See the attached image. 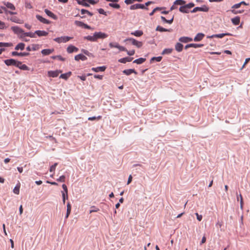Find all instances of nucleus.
<instances>
[{
  "label": "nucleus",
  "instance_id": "2f4dec72",
  "mask_svg": "<svg viewBox=\"0 0 250 250\" xmlns=\"http://www.w3.org/2000/svg\"><path fill=\"white\" fill-rule=\"evenodd\" d=\"M71 210V205H70V203H68L67 204V211H66V214L65 216L66 218H67L68 217L69 214H70Z\"/></svg>",
  "mask_w": 250,
  "mask_h": 250
},
{
  "label": "nucleus",
  "instance_id": "e2e57ef3",
  "mask_svg": "<svg viewBox=\"0 0 250 250\" xmlns=\"http://www.w3.org/2000/svg\"><path fill=\"white\" fill-rule=\"evenodd\" d=\"M186 5H187V7L188 8V9H190L194 6V4L192 2L189 3Z\"/></svg>",
  "mask_w": 250,
  "mask_h": 250
},
{
  "label": "nucleus",
  "instance_id": "3c124183",
  "mask_svg": "<svg viewBox=\"0 0 250 250\" xmlns=\"http://www.w3.org/2000/svg\"><path fill=\"white\" fill-rule=\"evenodd\" d=\"M203 46V44L191 43V47L194 48L202 47Z\"/></svg>",
  "mask_w": 250,
  "mask_h": 250
},
{
  "label": "nucleus",
  "instance_id": "bf43d9fd",
  "mask_svg": "<svg viewBox=\"0 0 250 250\" xmlns=\"http://www.w3.org/2000/svg\"><path fill=\"white\" fill-rule=\"evenodd\" d=\"M98 12L101 14H103V15H106L105 12L102 8L99 9H98Z\"/></svg>",
  "mask_w": 250,
  "mask_h": 250
},
{
  "label": "nucleus",
  "instance_id": "4be33fe9",
  "mask_svg": "<svg viewBox=\"0 0 250 250\" xmlns=\"http://www.w3.org/2000/svg\"><path fill=\"white\" fill-rule=\"evenodd\" d=\"M132 58L125 57L119 59L118 61L120 62L125 63L126 62H131L132 60Z\"/></svg>",
  "mask_w": 250,
  "mask_h": 250
},
{
  "label": "nucleus",
  "instance_id": "5fc2aeb1",
  "mask_svg": "<svg viewBox=\"0 0 250 250\" xmlns=\"http://www.w3.org/2000/svg\"><path fill=\"white\" fill-rule=\"evenodd\" d=\"M240 198V208L241 209H243V197H242V196L241 194H240L239 195Z\"/></svg>",
  "mask_w": 250,
  "mask_h": 250
},
{
  "label": "nucleus",
  "instance_id": "aec40b11",
  "mask_svg": "<svg viewBox=\"0 0 250 250\" xmlns=\"http://www.w3.org/2000/svg\"><path fill=\"white\" fill-rule=\"evenodd\" d=\"M44 12L48 16L51 17L53 19L56 20L57 19V16L49 10L45 9L44 10Z\"/></svg>",
  "mask_w": 250,
  "mask_h": 250
},
{
  "label": "nucleus",
  "instance_id": "13d9d810",
  "mask_svg": "<svg viewBox=\"0 0 250 250\" xmlns=\"http://www.w3.org/2000/svg\"><path fill=\"white\" fill-rule=\"evenodd\" d=\"M195 215L197 217V219L199 221H201L202 219V215H199L198 213H196Z\"/></svg>",
  "mask_w": 250,
  "mask_h": 250
},
{
  "label": "nucleus",
  "instance_id": "8fccbe9b",
  "mask_svg": "<svg viewBox=\"0 0 250 250\" xmlns=\"http://www.w3.org/2000/svg\"><path fill=\"white\" fill-rule=\"evenodd\" d=\"M85 1H83L82 0V1L79 0L78 1V3L81 5H83V6H86V7H89V5L87 2H85Z\"/></svg>",
  "mask_w": 250,
  "mask_h": 250
},
{
  "label": "nucleus",
  "instance_id": "ea45409f",
  "mask_svg": "<svg viewBox=\"0 0 250 250\" xmlns=\"http://www.w3.org/2000/svg\"><path fill=\"white\" fill-rule=\"evenodd\" d=\"M62 202L63 204L65 203V200L68 198V192L64 193V192H62Z\"/></svg>",
  "mask_w": 250,
  "mask_h": 250
},
{
  "label": "nucleus",
  "instance_id": "39448f33",
  "mask_svg": "<svg viewBox=\"0 0 250 250\" xmlns=\"http://www.w3.org/2000/svg\"><path fill=\"white\" fill-rule=\"evenodd\" d=\"M2 3L6 7L7 9L11 10H15L16 9L15 6L11 2L8 1H2Z\"/></svg>",
  "mask_w": 250,
  "mask_h": 250
},
{
  "label": "nucleus",
  "instance_id": "37998d69",
  "mask_svg": "<svg viewBox=\"0 0 250 250\" xmlns=\"http://www.w3.org/2000/svg\"><path fill=\"white\" fill-rule=\"evenodd\" d=\"M24 36H27V37H30L31 38H35V33H31V32H27V33H24L23 32Z\"/></svg>",
  "mask_w": 250,
  "mask_h": 250
},
{
  "label": "nucleus",
  "instance_id": "de8ad7c7",
  "mask_svg": "<svg viewBox=\"0 0 250 250\" xmlns=\"http://www.w3.org/2000/svg\"><path fill=\"white\" fill-rule=\"evenodd\" d=\"M58 165L57 163H55L53 165L51 166L50 167L49 171L50 172H54L56 169V167Z\"/></svg>",
  "mask_w": 250,
  "mask_h": 250
},
{
  "label": "nucleus",
  "instance_id": "412c9836",
  "mask_svg": "<svg viewBox=\"0 0 250 250\" xmlns=\"http://www.w3.org/2000/svg\"><path fill=\"white\" fill-rule=\"evenodd\" d=\"M54 51V49H45L42 50L41 52L43 55H48L53 52Z\"/></svg>",
  "mask_w": 250,
  "mask_h": 250
},
{
  "label": "nucleus",
  "instance_id": "864d4df0",
  "mask_svg": "<svg viewBox=\"0 0 250 250\" xmlns=\"http://www.w3.org/2000/svg\"><path fill=\"white\" fill-rule=\"evenodd\" d=\"M20 69L23 70H29V67L25 64H22L20 65Z\"/></svg>",
  "mask_w": 250,
  "mask_h": 250
},
{
  "label": "nucleus",
  "instance_id": "c03bdc74",
  "mask_svg": "<svg viewBox=\"0 0 250 250\" xmlns=\"http://www.w3.org/2000/svg\"><path fill=\"white\" fill-rule=\"evenodd\" d=\"M109 6L116 9H119L120 8V5L117 3H109Z\"/></svg>",
  "mask_w": 250,
  "mask_h": 250
},
{
  "label": "nucleus",
  "instance_id": "5701e85b",
  "mask_svg": "<svg viewBox=\"0 0 250 250\" xmlns=\"http://www.w3.org/2000/svg\"><path fill=\"white\" fill-rule=\"evenodd\" d=\"M38 36H46L48 35V33L45 31L37 30L35 32Z\"/></svg>",
  "mask_w": 250,
  "mask_h": 250
},
{
  "label": "nucleus",
  "instance_id": "a211bd4d",
  "mask_svg": "<svg viewBox=\"0 0 250 250\" xmlns=\"http://www.w3.org/2000/svg\"><path fill=\"white\" fill-rule=\"evenodd\" d=\"M106 69V67L104 66H99L97 67H93L91 68V70L95 72H98L100 71L103 72L105 71Z\"/></svg>",
  "mask_w": 250,
  "mask_h": 250
},
{
  "label": "nucleus",
  "instance_id": "dca6fc26",
  "mask_svg": "<svg viewBox=\"0 0 250 250\" xmlns=\"http://www.w3.org/2000/svg\"><path fill=\"white\" fill-rule=\"evenodd\" d=\"M192 39L188 37H182L179 38V41L182 42L187 43L192 41Z\"/></svg>",
  "mask_w": 250,
  "mask_h": 250
},
{
  "label": "nucleus",
  "instance_id": "473e14b6",
  "mask_svg": "<svg viewBox=\"0 0 250 250\" xmlns=\"http://www.w3.org/2000/svg\"><path fill=\"white\" fill-rule=\"evenodd\" d=\"M146 59L145 58H140L139 59H136L133 61V63H135L137 64H142L144 62L146 61Z\"/></svg>",
  "mask_w": 250,
  "mask_h": 250
},
{
  "label": "nucleus",
  "instance_id": "338daca9",
  "mask_svg": "<svg viewBox=\"0 0 250 250\" xmlns=\"http://www.w3.org/2000/svg\"><path fill=\"white\" fill-rule=\"evenodd\" d=\"M94 78L100 80H102L103 78V76L102 75H94Z\"/></svg>",
  "mask_w": 250,
  "mask_h": 250
},
{
  "label": "nucleus",
  "instance_id": "69168bd1",
  "mask_svg": "<svg viewBox=\"0 0 250 250\" xmlns=\"http://www.w3.org/2000/svg\"><path fill=\"white\" fill-rule=\"evenodd\" d=\"M12 43L3 42V47H10L12 46Z\"/></svg>",
  "mask_w": 250,
  "mask_h": 250
},
{
  "label": "nucleus",
  "instance_id": "f3484780",
  "mask_svg": "<svg viewBox=\"0 0 250 250\" xmlns=\"http://www.w3.org/2000/svg\"><path fill=\"white\" fill-rule=\"evenodd\" d=\"M205 37V35L203 33H198L194 38V41L199 42L201 41L203 38Z\"/></svg>",
  "mask_w": 250,
  "mask_h": 250
},
{
  "label": "nucleus",
  "instance_id": "680f3d73",
  "mask_svg": "<svg viewBox=\"0 0 250 250\" xmlns=\"http://www.w3.org/2000/svg\"><path fill=\"white\" fill-rule=\"evenodd\" d=\"M82 51L85 55H87V56H90L91 55V53H89L87 50H84V49H82Z\"/></svg>",
  "mask_w": 250,
  "mask_h": 250
},
{
  "label": "nucleus",
  "instance_id": "423d86ee",
  "mask_svg": "<svg viewBox=\"0 0 250 250\" xmlns=\"http://www.w3.org/2000/svg\"><path fill=\"white\" fill-rule=\"evenodd\" d=\"M61 72L62 71L60 70L49 71L48 72V76L53 78L57 77Z\"/></svg>",
  "mask_w": 250,
  "mask_h": 250
},
{
  "label": "nucleus",
  "instance_id": "f03ea898",
  "mask_svg": "<svg viewBox=\"0 0 250 250\" xmlns=\"http://www.w3.org/2000/svg\"><path fill=\"white\" fill-rule=\"evenodd\" d=\"M72 38V37L68 36H62L54 39V41L59 43H60L62 42H66Z\"/></svg>",
  "mask_w": 250,
  "mask_h": 250
},
{
  "label": "nucleus",
  "instance_id": "f257e3e1",
  "mask_svg": "<svg viewBox=\"0 0 250 250\" xmlns=\"http://www.w3.org/2000/svg\"><path fill=\"white\" fill-rule=\"evenodd\" d=\"M108 35L102 32H95L93 36H87L84 37V39L87 41L95 42H97L98 39H104L107 38Z\"/></svg>",
  "mask_w": 250,
  "mask_h": 250
},
{
  "label": "nucleus",
  "instance_id": "2eb2a0df",
  "mask_svg": "<svg viewBox=\"0 0 250 250\" xmlns=\"http://www.w3.org/2000/svg\"><path fill=\"white\" fill-rule=\"evenodd\" d=\"M11 54L13 56H29L30 54L28 52L19 53L18 52L13 51L11 53Z\"/></svg>",
  "mask_w": 250,
  "mask_h": 250
},
{
  "label": "nucleus",
  "instance_id": "c756f323",
  "mask_svg": "<svg viewBox=\"0 0 250 250\" xmlns=\"http://www.w3.org/2000/svg\"><path fill=\"white\" fill-rule=\"evenodd\" d=\"M161 20L165 23H167L168 24H171L173 22L174 17L173 16L172 18L170 20H167L164 17L161 16Z\"/></svg>",
  "mask_w": 250,
  "mask_h": 250
},
{
  "label": "nucleus",
  "instance_id": "ddd939ff",
  "mask_svg": "<svg viewBox=\"0 0 250 250\" xmlns=\"http://www.w3.org/2000/svg\"><path fill=\"white\" fill-rule=\"evenodd\" d=\"M231 34L229 33H222V34H214L210 37H209L210 38H222L225 36H231Z\"/></svg>",
  "mask_w": 250,
  "mask_h": 250
},
{
  "label": "nucleus",
  "instance_id": "f8f14e48",
  "mask_svg": "<svg viewBox=\"0 0 250 250\" xmlns=\"http://www.w3.org/2000/svg\"><path fill=\"white\" fill-rule=\"evenodd\" d=\"M17 61L14 59H8L4 61V63L8 66L13 65L15 66L16 64Z\"/></svg>",
  "mask_w": 250,
  "mask_h": 250
},
{
  "label": "nucleus",
  "instance_id": "603ef678",
  "mask_svg": "<svg viewBox=\"0 0 250 250\" xmlns=\"http://www.w3.org/2000/svg\"><path fill=\"white\" fill-rule=\"evenodd\" d=\"M75 24L77 26H80V27H83V25H84L83 22L80 21H75Z\"/></svg>",
  "mask_w": 250,
  "mask_h": 250
},
{
  "label": "nucleus",
  "instance_id": "0eeeda50",
  "mask_svg": "<svg viewBox=\"0 0 250 250\" xmlns=\"http://www.w3.org/2000/svg\"><path fill=\"white\" fill-rule=\"evenodd\" d=\"M139 8L147 9V8H146L144 4H139V3L132 5L130 7V9L131 10L137 9H139Z\"/></svg>",
  "mask_w": 250,
  "mask_h": 250
},
{
  "label": "nucleus",
  "instance_id": "7c9ffc66",
  "mask_svg": "<svg viewBox=\"0 0 250 250\" xmlns=\"http://www.w3.org/2000/svg\"><path fill=\"white\" fill-rule=\"evenodd\" d=\"M231 21L233 24L237 25L240 23V18L239 17H236L231 19Z\"/></svg>",
  "mask_w": 250,
  "mask_h": 250
},
{
  "label": "nucleus",
  "instance_id": "4468645a",
  "mask_svg": "<svg viewBox=\"0 0 250 250\" xmlns=\"http://www.w3.org/2000/svg\"><path fill=\"white\" fill-rule=\"evenodd\" d=\"M36 18L41 22L45 23V24H49L50 23V21L47 19L43 18L40 15H36Z\"/></svg>",
  "mask_w": 250,
  "mask_h": 250
},
{
  "label": "nucleus",
  "instance_id": "e433bc0d",
  "mask_svg": "<svg viewBox=\"0 0 250 250\" xmlns=\"http://www.w3.org/2000/svg\"><path fill=\"white\" fill-rule=\"evenodd\" d=\"M131 34V35H133L136 37H140L143 35V33L142 31L137 30L134 32H132Z\"/></svg>",
  "mask_w": 250,
  "mask_h": 250
},
{
  "label": "nucleus",
  "instance_id": "0e129e2a",
  "mask_svg": "<svg viewBox=\"0 0 250 250\" xmlns=\"http://www.w3.org/2000/svg\"><path fill=\"white\" fill-rule=\"evenodd\" d=\"M62 188L64 190V192L65 193V192H68V190H67V186L65 185V184H63L62 185Z\"/></svg>",
  "mask_w": 250,
  "mask_h": 250
},
{
  "label": "nucleus",
  "instance_id": "4d7b16f0",
  "mask_svg": "<svg viewBox=\"0 0 250 250\" xmlns=\"http://www.w3.org/2000/svg\"><path fill=\"white\" fill-rule=\"evenodd\" d=\"M126 52H127V54L129 56H132L135 54V50H130V51H128L127 50V51H126Z\"/></svg>",
  "mask_w": 250,
  "mask_h": 250
},
{
  "label": "nucleus",
  "instance_id": "cd10ccee",
  "mask_svg": "<svg viewBox=\"0 0 250 250\" xmlns=\"http://www.w3.org/2000/svg\"><path fill=\"white\" fill-rule=\"evenodd\" d=\"M24 47H25V44L21 42V43H19V44H18L16 46L15 49L16 50H23L24 49Z\"/></svg>",
  "mask_w": 250,
  "mask_h": 250
},
{
  "label": "nucleus",
  "instance_id": "9d476101",
  "mask_svg": "<svg viewBox=\"0 0 250 250\" xmlns=\"http://www.w3.org/2000/svg\"><path fill=\"white\" fill-rule=\"evenodd\" d=\"M0 10H1V11H3V13H4L6 15H7V14H10V15H14V14H16V12H13L10 10H8L6 7L5 6H1L0 7Z\"/></svg>",
  "mask_w": 250,
  "mask_h": 250
},
{
  "label": "nucleus",
  "instance_id": "79ce46f5",
  "mask_svg": "<svg viewBox=\"0 0 250 250\" xmlns=\"http://www.w3.org/2000/svg\"><path fill=\"white\" fill-rule=\"evenodd\" d=\"M81 13L82 15L87 14L90 16H92L93 15V14L92 13L90 12L89 11H88L87 10L83 9L81 10Z\"/></svg>",
  "mask_w": 250,
  "mask_h": 250
},
{
  "label": "nucleus",
  "instance_id": "09e8293b",
  "mask_svg": "<svg viewBox=\"0 0 250 250\" xmlns=\"http://www.w3.org/2000/svg\"><path fill=\"white\" fill-rule=\"evenodd\" d=\"M57 181L60 182H64L65 181V176L64 175L61 176L57 179Z\"/></svg>",
  "mask_w": 250,
  "mask_h": 250
},
{
  "label": "nucleus",
  "instance_id": "72a5a7b5",
  "mask_svg": "<svg viewBox=\"0 0 250 250\" xmlns=\"http://www.w3.org/2000/svg\"><path fill=\"white\" fill-rule=\"evenodd\" d=\"M10 21H11L13 22L18 23H21L22 22L21 20H20L18 17H12L10 18Z\"/></svg>",
  "mask_w": 250,
  "mask_h": 250
},
{
  "label": "nucleus",
  "instance_id": "a878e982",
  "mask_svg": "<svg viewBox=\"0 0 250 250\" xmlns=\"http://www.w3.org/2000/svg\"><path fill=\"white\" fill-rule=\"evenodd\" d=\"M156 30L160 31V32H170L172 31L171 29H166V28H163V27H161L160 26H158L156 27Z\"/></svg>",
  "mask_w": 250,
  "mask_h": 250
},
{
  "label": "nucleus",
  "instance_id": "f704fd0d",
  "mask_svg": "<svg viewBox=\"0 0 250 250\" xmlns=\"http://www.w3.org/2000/svg\"><path fill=\"white\" fill-rule=\"evenodd\" d=\"M20 184L19 183L13 189L14 193L16 194H19V193H20Z\"/></svg>",
  "mask_w": 250,
  "mask_h": 250
},
{
  "label": "nucleus",
  "instance_id": "393cba45",
  "mask_svg": "<svg viewBox=\"0 0 250 250\" xmlns=\"http://www.w3.org/2000/svg\"><path fill=\"white\" fill-rule=\"evenodd\" d=\"M188 8L187 7L186 5L182 6L179 8V11L183 13H188L189 12Z\"/></svg>",
  "mask_w": 250,
  "mask_h": 250
},
{
  "label": "nucleus",
  "instance_id": "20e7f679",
  "mask_svg": "<svg viewBox=\"0 0 250 250\" xmlns=\"http://www.w3.org/2000/svg\"><path fill=\"white\" fill-rule=\"evenodd\" d=\"M209 10V8L206 5H203L202 7H195L191 12L192 13H195L197 11L208 12Z\"/></svg>",
  "mask_w": 250,
  "mask_h": 250
},
{
  "label": "nucleus",
  "instance_id": "bb28decb",
  "mask_svg": "<svg viewBox=\"0 0 250 250\" xmlns=\"http://www.w3.org/2000/svg\"><path fill=\"white\" fill-rule=\"evenodd\" d=\"M71 72L70 71L67 73L61 74L60 78L66 80L71 75Z\"/></svg>",
  "mask_w": 250,
  "mask_h": 250
},
{
  "label": "nucleus",
  "instance_id": "58836bf2",
  "mask_svg": "<svg viewBox=\"0 0 250 250\" xmlns=\"http://www.w3.org/2000/svg\"><path fill=\"white\" fill-rule=\"evenodd\" d=\"M115 48H118L120 51H127V49L124 46H120L118 43H116Z\"/></svg>",
  "mask_w": 250,
  "mask_h": 250
},
{
  "label": "nucleus",
  "instance_id": "9b49d317",
  "mask_svg": "<svg viewBox=\"0 0 250 250\" xmlns=\"http://www.w3.org/2000/svg\"><path fill=\"white\" fill-rule=\"evenodd\" d=\"M78 50H79V49L77 47H76L72 45H69L67 48V52L68 53H72L74 52H76Z\"/></svg>",
  "mask_w": 250,
  "mask_h": 250
},
{
  "label": "nucleus",
  "instance_id": "7ed1b4c3",
  "mask_svg": "<svg viewBox=\"0 0 250 250\" xmlns=\"http://www.w3.org/2000/svg\"><path fill=\"white\" fill-rule=\"evenodd\" d=\"M125 41L130 42L133 45H135L138 48H140L143 45V43L141 42L138 41L133 38L127 39Z\"/></svg>",
  "mask_w": 250,
  "mask_h": 250
},
{
  "label": "nucleus",
  "instance_id": "b1692460",
  "mask_svg": "<svg viewBox=\"0 0 250 250\" xmlns=\"http://www.w3.org/2000/svg\"><path fill=\"white\" fill-rule=\"evenodd\" d=\"M123 72L124 74H125L126 75H129L131 74L132 73L137 74V72H136V71L134 69H132L124 70L123 71Z\"/></svg>",
  "mask_w": 250,
  "mask_h": 250
},
{
  "label": "nucleus",
  "instance_id": "6e6552de",
  "mask_svg": "<svg viewBox=\"0 0 250 250\" xmlns=\"http://www.w3.org/2000/svg\"><path fill=\"white\" fill-rule=\"evenodd\" d=\"M12 30L16 34H20L23 33V30L18 26H12L11 27Z\"/></svg>",
  "mask_w": 250,
  "mask_h": 250
},
{
  "label": "nucleus",
  "instance_id": "a19ab883",
  "mask_svg": "<svg viewBox=\"0 0 250 250\" xmlns=\"http://www.w3.org/2000/svg\"><path fill=\"white\" fill-rule=\"evenodd\" d=\"M91 209L89 210V213H91L92 212H98L99 210V208H97L95 206H92L91 207Z\"/></svg>",
  "mask_w": 250,
  "mask_h": 250
},
{
  "label": "nucleus",
  "instance_id": "1a4fd4ad",
  "mask_svg": "<svg viewBox=\"0 0 250 250\" xmlns=\"http://www.w3.org/2000/svg\"><path fill=\"white\" fill-rule=\"evenodd\" d=\"M39 48H40V45L39 44H33L31 45V46H28L26 47V50L28 51H30L31 50L36 51V50L39 49Z\"/></svg>",
  "mask_w": 250,
  "mask_h": 250
},
{
  "label": "nucleus",
  "instance_id": "49530a36",
  "mask_svg": "<svg viewBox=\"0 0 250 250\" xmlns=\"http://www.w3.org/2000/svg\"><path fill=\"white\" fill-rule=\"evenodd\" d=\"M102 119V116H99L98 117H89L88 118V120L89 121H94V120H100Z\"/></svg>",
  "mask_w": 250,
  "mask_h": 250
},
{
  "label": "nucleus",
  "instance_id": "6e6d98bb",
  "mask_svg": "<svg viewBox=\"0 0 250 250\" xmlns=\"http://www.w3.org/2000/svg\"><path fill=\"white\" fill-rule=\"evenodd\" d=\"M162 9V8H160V7H156L155 8H154L152 11L149 14V15L150 16H152L154 13L157 11V10H160Z\"/></svg>",
  "mask_w": 250,
  "mask_h": 250
},
{
  "label": "nucleus",
  "instance_id": "4c0bfd02",
  "mask_svg": "<svg viewBox=\"0 0 250 250\" xmlns=\"http://www.w3.org/2000/svg\"><path fill=\"white\" fill-rule=\"evenodd\" d=\"M162 59V57L161 56H159L157 57H152L150 60V62H153L154 61H156V62H159Z\"/></svg>",
  "mask_w": 250,
  "mask_h": 250
},
{
  "label": "nucleus",
  "instance_id": "052dcab7",
  "mask_svg": "<svg viewBox=\"0 0 250 250\" xmlns=\"http://www.w3.org/2000/svg\"><path fill=\"white\" fill-rule=\"evenodd\" d=\"M241 3H237V4H235L234 5H233L232 6V8H234V9H237V8H238L240 7L241 6Z\"/></svg>",
  "mask_w": 250,
  "mask_h": 250
},
{
  "label": "nucleus",
  "instance_id": "774afa93",
  "mask_svg": "<svg viewBox=\"0 0 250 250\" xmlns=\"http://www.w3.org/2000/svg\"><path fill=\"white\" fill-rule=\"evenodd\" d=\"M132 180V177L131 175H130L128 177V179L127 184L129 185L131 182Z\"/></svg>",
  "mask_w": 250,
  "mask_h": 250
},
{
  "label": "nucleus",
  "instance_id": "a18cd8bd",
  "mask_svg": "<svg viewBox=\"0 0 250 250\" xmlns=\"http://www.w3.org/2000/svg\"><path fill=\"white\" fill-rule=\"evenodd\" d=\"M172 51V49L171 48H167L165 49L163 51L162 54H170Z\"/></svg>",
  "mask_w": 250,
  "mask_h": 250
},
{
  "label": "nucleus",
  "instance_id": "6ab92c4d",
  "mask_svg": "<svg viewBox=\"0 0 250 250\" xmlns=\"http://www.w3.org/2000/svg\"><path fill=\"white\" fill-rule=\"evenodd\" d=\"M75 60L76 61H85L87 60V57L83 54H78L75 56Z\"/></svg>",
  "mask_w": 250,
  "mask_h": 250
},
{
  "label": "nucleus",
  "instance_id": "c9c22d12",
  "mask_svg": "<svg viewBox=\"0 0 250 250\" xmlns=\"http://www.w3.org/2000/svg\"><path fill=\"white\" fill-rule=\"evenodd\" d=\"M186 4V1L184 0H176L174 2V4L175 5H183Z\"/></svg>",
  "mask_w": 250,
  "mask_h": 250
},
{
  "label": "nucleus",
  "instance_id": "c85d7f7f",
  "mask_svg": "<svg viewBox=\"0 0 250 250\" xmlns=\"http://www.w3.org/2000/svg\"><path fill=\"white\" fill-rule=\"evenodd\" d=\"M183 45L181 43H177L175 45V49L178 52H181L183 50Z\"/></svg>",
  "mask_w": 250,
  "mask_h": 250
}]
</instances>
